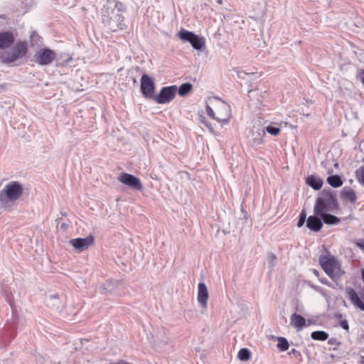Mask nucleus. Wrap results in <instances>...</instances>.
I'll return each mask as SVG.
<instances>
[{
	"mask_svg": "<svg viewBox=\"0 0 364 364\" xmlns=\"http://www.w3.org/2000/svg\"><path fill=\"white\" fill-rule=\"evenodd\" d=\"M199 120H200V122H202L204 124H205V126L208 127V129H210V132H213V128L208 123H207L205 122V117L203 116L200 115V118H199Z\"/></svg>",
	"mask_w": 364,
	"mask_h": 364,
	"instance_id": "33",
	"label": "nucleus"
},
{
	"mask_svg": "<svg viewBox=\"0 0 364 364\" xmlns=\"http://www.w3.org/2000/svg\"><path fill=\"white\" fill-rule=\"evenodd\" d=\"M306 218V215L304 210H302L299 215V221L297 223V226L301 228L305 223Z\"/></svg>",
	"mask_w": 364,
	"mask_h": 364,
	"instance_id": "30",
	"label": "nucleus"
},
{
	"mask_svg": "<svg viewBox=\"0 0 364 364\" xmlns=\"http://www.w3.org/2000/svg\"><path fill=\"white\" fill-rule=\"evenodd\" d=\"M311 337L316 341H326L328 338V334L323 331H316L311 333Z\"/></svg>",
	"mask_w": 364,
	"mask_h": 364,
	"instance_id": "23",
	"label": "nucleus"
},
{
	"mask_svg": "<svg viewBox=\"0 0 364 364\" xmlns=\"http://www.w3.org/2000/svg\"><path fill=\"white\" fill-rule=\"evenodd\" d=\"M27 52V45L24 42L17 43L10 50L5 52L3 55V60L6 63H11L23 58Z\"/></svg>",
	"mask_w": 364,
	"mask_h": 364,
	"instance_id": "8",
	"label": "nucleus"
},
{
	"mask_svg": "<svg viewBox=\"0 0 364 364\" xmlns=\"http://www.w3.org/2000/svg\"><path fill=\"white\" fill-rule=\"evenodd\" d=\"M23 193V186L18 181H11L0 191V203L4 204L7 201H16L21 197Z\"/></svg>",
	"mask_w": 364,
	"mask_h": 364,
	"instance_id": "5",
	"label": "nucleus"
},
{
	"mask_svg": "<svg viewBox=\"0 0 364 364\" xmlns=\"http://www.w3.org/2000/svg\"><path fill=\"white\" fill-rule=\"evenodd\" d=\"M192 90V85L191 83L182 84L178 89V94L181 96H185Z\"/></svg>",
	"mask_w": 364,
	"mask_h": 364,
	"instance_id": "26",
	"label": "nucleus"
},
{
	"mask_svg": "<svg viewBox=\"0 0 364 364\" xmlns=\"http://www.w3.org/2000/svg\"><path fill=\"white\" fill-rule=\"evenodd\" d=\"M276 259H277L276 256L273 254H271L269 256V259H270L272 262H273Z\"/></svg>",
	"mask_w": 364,
	"mask_h": 364,
	"instance_id": "37",
	"label": "nucleus"
},
{
	"mask_svg": "<svg viewBox=\"0 0 364 364\" xmlns=\"http://www.w3.org/2000/svg\"><path fill=\"white\" fill-rule=\"evenodd\" d=\"M14 41V35L11 32L0 33V49L9 48Z\"/></svg>",
	"mask_w": 364,
	"mask_h": 364,
	"instance_id": "17",
	"label": "nucleus"
},
{
	"mask_svg": "<svg viewBox=\"0 0 364 364\" xmlns=\"http://www.w3.org/2000/svg\"><path fill=\"white\" fill-rule=\"evenodd\" d=\"M31 41H33L35 38H38V35L36 32H33L30 36Z\"/></svg>",
	"mask_w": 364,
	"mask_h": 364,
	"instance_id": "36",
	"label": "nucleus"
},
{
	"mask_svg": "<svg viewBox=\"0 0 364 364\" xmlns=\"http://www.w3.org/2000/svg\"><path fill=\"white\" fill-rule=\"evenodd\" d=\"M306 183L314 190H319L322 187L323 181L319 178L310 176L306 178Z\"/></svg>",
	"mask_w": 364,
	"mask_h": 364,
	"instance_id": "21",
	"label": "nucleus"
},
{
	"mask_svg": "<svg viewBox=\"0 0 364 364\" xmlns=\"http://www.w3.org/2000/svg\"><path fill=\"white\" fill-rule=\"evenodd\" d=\"M59 299L56 296H51L50 297V302L48 305L51 306L53 308L56 307V309H59Z\"/></svg>",
	"mask_w": 364,
	"mask_h": 364,
	"instance_id": "29",
	"label": "nucleus"
},
{
	"mask_svg": "<svg viewBox=\"0 0 364 364\" xmlns=\"http://www.w3.org/2000/svg\"><path fill=\"white\" fill-rule=\"evenodd\" d=\"M339 325L341 327H342L343 329L346 330V331H348L349 329V326H348V321L347 320H341L340 322H339Z\"/></svg>",
	"mask_w": 364,
	"mask_h": 364,
	"instance_id": "32",
	"label": "nucleus"
},
{
	"mask_svg": "<svg viewBox=\"0 0 364 364\" xmlns=\"http://www.w3.org/2000/svg\"><path fill=\"white\" fill-rule=\"evenodd\" d=\"M253 74H254V73H246L245 71H239L237 73V76L239 78L245 79V75H253Z\"/></svg>",
	"mask_w": 364,
	"mask_h": 364,
	"instance_id": "34",
	"label": "nucleus"
},
{
	"mask_svg": "<svg viewBox=\"0 0 364 364\" xmlns=\"http://www.w3.org/2000/svg\"><path fill=\"white\" fill-rule=\"evenodd\" d=\"M345 291L350 304L355 309L364 311V287H347Z\"/></svg>",
	"mask_w": 364,
	"mask_h": 364,
	"instance_id": "6",
	"label": "nucleus"
},
{
	"mask_svg": "<svg viewBox=\"0 0 364 364\" xmlns=\"http://www.w3.org/2000/svg\"><path fill=\"white\" fill-rule=\"evenodd\" d=\"M327 181L333 188L340 187L343 184V181L341 177L338 175L328 176Z\"/></svg>",
	"mask_w": 364,
	"mask_h": 364,
	"instance_id": "22",
	"label": "nucleus"
},
{
	"mask_svg": "<svg viewBox=\"0 0 364 364\" xmlns=\"http://www.w3.org/2000/svg\"><path fill=\"white\" fill-rule=\"evenodd\" d=\"M118 180L122 183L127 185L134 190L141 191L143 188L141 181L134 175L127 173H122L119 174Z\"/></svg>",
	"mask_w": 364,
	"mask_h": 364,
	"instance_id": "11",
	"label": "nucleus"
},
{
	"mask_svg": "<svg viewBox=\"0 0 364 364\" xmlns=\"http://www.w3.org/2000/svg\"><path fill=\"white\" fill-rule=\"evenodd\" d=\"M176 91V85L164 87L157 95L154 97V99L159 104L168 103L175 97Z\"/></svg>",
	"mask_w": 364,
	"mask_h": 364,
	"instance_id": "10",
	"label": "nucleus"
},
{
	"mask_svg": "<svg viewBox=\"0 0 364 364\" xmlns=\"http://www.w3.org/2000/svg\"><path fill=\"white\" fill-rule=\"evenodd\" d=\"M265 132H267L269 134H270L272 136H277L281 129L279 127H272V126H268L264 128Z\"/></svg>",
	"mask_w": 364,
	"mask_h": 364,
	"instance_id": "28",
	"label": "nucleus"
},
{
	"mask_svg": "<svg viewBox=\"0 0 364 364\" xmlns=\"http://www.w3.org/2000/svg\"><path fill=\"white\" fill-rule=\"evenodd\" d=\"M208 291L205 283L200 282L198 285L197 299L200 305L206 309L208 306Z\"/></svg>",
	"mask_w": 364,
	"mask_h": 364,
	"instance_id": "14",
	"label": "nucleus"
},
{
	"mask_svg": "<svg viewBox=\"0 0 364 364\" xmlns=\"http://www.w3.org/2000/svg\"><path fill=\"white\" fill-rule=\"evenodd\" d=\"M318 215H311L309 216L306 220V226L311 230L317 232L321 230L322 228V222L321 218Z\"/></svg>",
	"mask_w": 364,
	"mask_h": 364,
	"instance_id": "16",
	"label": "nucleus"
},
{
	"mask_svg": "<svg viewBox=\"0 0 364 364\" xmlns=\"http://www.w3.org/2000/svg\"><path fill=\"white\" fill-rule=\"evenodd\" d=\"M357 245L361 249L364 250V240H362L360 242L357 243Z\"/></svg>",
	"mask_w": 364,
	"mask_h": 364,
	"instance_id": "38",
	"label": "nucleus"
},
{
	"mask_svg": "<svg viewBox=\"0 0 364 364\" xmlns=\"http://www.w3.org/2000/svg\"><path fill=\"white\" fill-rule=\"evenodd\" d=\"M321 282L323 284H325L328 285V286H330V283L326 279L321 280Z\"/></svg>",
	"mask_w": 364,
	"mask_h": 364,
	"instance_id": "39",
	"label": "nucleus"
},
{
	"mask_svg": "<svg viewBox=\"0 0 364 364\" xmlns=\"http://www.w3.org/2000/svg\"><path fill=\"white\" fill-rule=\"evenodd\" d=\"M250 358V351L247 348H242L239 350L237 358L242 361H247Z\"/></svg>",
	"mask_w": 364,
	"mask_h": 364,
	"instance_id": "25",
	"label": "nucleus"
},
{
	"mask_svg": "<svg viewBox=\"0 0 364 364\" xmlns=\"http://www.w3.org/2000/svg\"><path fill=\"white\" fill-rule=\"evenodd\" d=\"M317 215L323 220L325 224L327 225H336L340 222V219L330 214L329 213L318 214Z\"/></svg>",
	"mask_w": 364,
	"mask_h": 364,
	"instance_id": "20",
	"label": "nucleus"
},
{
	"mask_svg": "<svg viewBox=\"0 0 364 364\" xmlns=\"http://www.w3.org/2000/svg\"><path fill=\"white\" fill-rule=\"evenodd\" d=\"M208 114L215 120L228 123L231 117L230 105L218 97H210L206 105Z\"/></svg>",
	"mask_w": 364,
	"mask_h": 364,
	"instance_id": "2",
	"label": "nucleus"
},
{
	"mask_svg": "<svg viewBox=\"0 0 364 364\" xmlns=\"http://www.w3.org/2000/svg\"><path fill=\"white\" fill-rule=\"evenodd\" d=\"M339 206L336 196L329 191H323L316 199L314 211L315 215L324 213H336Z\"/></svg>",
	"mask_w": 364,
	"mask_h": 364,
	"instance_id": "3",
	"label": "nucleus"
},
{
	"mask_svg": "<svg viewBox=\"0 0 364 364\" xmlns=\"http://www.w3.org/2000/svg\"><path fill=\"white\" fill-rule=\"evenodd\" d=\"M289 355H294L295 357H297V356H299V355H300V353H299L297 350H296V349H294V348L291 349V350L289 352Z\"/></svg>",
	"mask_w": 364,
	"mask_h": 364,
	"instance_id": "35",
	"label": "nucleus"
},
{
	"mask_svg": "<svg viewBox=\"0 0 364 364\" xmlns=\"http://www.w3.org/2000/svg\"><path fill=\"white\" fill-rule=\"evenodd\" d=\"M341 197L343 200L350 201L351 203H354L357 200L355 192L351 188H343L341 191Z\"/></svg>",
	"mask_w": 364,
	"mask_h": 364,
	"instance_id": "19",
	"label": "nucleus"
},
{
	"mask_svg": "<svg viewBox=\"0 0 364 364\" xmlns=\"http://www.w3.org/2000/svg\"><path fill=\"white\" fill-rule=\"evenodd\" d=\"M154 83L152 79L147 75L144 74L141 78V91L146 98H154Z\"/></svg>",
	"mask_w": 364,
	"mask_h": 364,
	"instance_id": "12",
	"label": "nucleus"
},
{
	"mask_svg": "<svg viewBox=\"0 0 364 364\" xmlns=\"http://www.w3.org/2000/svg\"><path fill=\"white\" fill-rule=\"evenodd\" d=\"M264 127L258 126L254 127L252 130V143L253 145H259L263 143V138L265 136Z\"/></svg>",
	"mask_w": 364,
	"mask_h": 364,
	"instance_id": "15",
	"label": "nucleus"
},
{
	"mask_svg": "<svg viewBox=\"0 0 364 364\" xmlns=\"http://www.w3.org/2000/svg\"><path fill=\"white\" fill-rule=\"evenodd\" d=\"M72 246L78 252H82L89 248L94 243V237L89 235L85 238H75L70 240Z\"/></svg>",
	"mask_w": 364,
	"mask_h": 364,
	"instance_id": "13",
	"label": "nucleus"
},
{
	"mask_svg": "<svg viewBox=\"0 0 364 364\" xmlns=\"http://www.w3.org/2000/svg\"><path fill=\"white\" fill-rule=\"evenodd\" d=\"M217 2H218L219 4H223V0H217Z\"/></svg>",
	"mask_w": 364,
	"mask_h": 364,
	"instance_id": "40",
	"label": "nucleus"
},
{
	"mask_svg": "<svg viewBox=\"0 0 364 364\" xmlns=\"http://www.w3.org/2000/svg\"><path fill=\"white\" fill-rule=\"evenodd\" d=\"M362 278H363V279L364 281V269L362 272Z\"/></svg>",
	"mask_w": 364,
	"mask_h": 364,
	"instance_id": "41",
	"label": "nucleus"
},
{
	"mask_svg": "<svg viewBox=\"0 0 364 364\" xmlns=\"http://www.w3.org/2000/svg\"><path fill=\"white\" fill-rule=\"evenodd\" d=\"M291 325L298 331L301 330L306 324L305 318L297 314H293L290 318Z\"/></svg>",
	"mask_w": 364,
	"mask_h": 364,
	"instance_id": "18",
	"label": "nucleus"
},
{
	"mask_svg": "<svg viewBox=\"0 0 364 364\" xmlns=\"http://www.w3.org/2000/svg\"><path fill=\"white\" fill-rule=\"evenodd\" d=\"M363 362H364L363 359V360H361V362H360V363H361L362 364L363 363Z\"/></svg>",
	"mask_w": 364,
	"mask_h": 364,
	"instance_id": "42",
	"label": "nucleus"
},
{
	"mask_svg": "<svg viewBox=\"0 0 364 364\" xmlns=\"http://www.w3.org/2000/svg\"><path fill=\"white\" fill-rule=\"evenodd\" d=\"M355 177L358 181L364 186V166L358 168L355 171Z\"/></svg>",
	"mask_w": 364,
	"mask_h": 364,
	"instance_id": "27",
	"label": "nucleus"
},
{
	"mask_svg": "<svg viewBox=\"0 0 364 364\" xmlns=\"http://www.w3.org/2000/svg\"><path fill=\"white\" fill-rule=\"evenodd\" d=\"M102 22L111 31L116 32L125 27L124 17L116 0H107L102 15Z\"/></svg>",
	"mask_w": 364,
	"mask_h": 364,
	"instance_id": "1",
	"label": "nucleus"
},
{
	"mask_svg": "<svg viewBox=\"0 0 364 364\" xmlns=\"http://www.w3.org/2000/svg\"><path fill=\"white\" fill-rule=\"evenodd\" d=\"M318 261L325 273L332 279L336 280L344 274L340 263L333 255H321Z\"/></svg>",
	"mask_w": 364,
	"mask_h": 364,
	"instance_id": "4",
	"label": "nucleus"
},
{
	"mask_svg": "<svg viewBox=\"0 0 364 364\" xmlns=\"http://www.w3.org/2000/svg\"><path fill=\"white\" fill-rule=\"evenodd\" d=\"M56 58L54 50L49 48H41L37 50L33 56V61L40 65H48L53 63Z\"/></svg>",
	"mask_w": 364,
	"mask_h": 364,
	"instance_id": "9",
	"label": "nucleus"
},
{
	"mask_svg": "<svg viewBox=\"0 0 364 364\" xmlns=\"http://www.w3.org/2000/svg\"><path fill=\"white\" fill-rule=\"evenodd\" d=\"M328 344L331 346H339L341 345V342L338 341L336 338H331L328 341Z\"/></svg>",
	"mask_w": 364,
	"mask_h": 364,
	"instance_id": "31",
	"label": "nucleus"
},
{
	"mask_svg": "<svg viewBox=\"0 0 364 364\" xmlns=\"http://www.w3.org/2000/svg\"><path fill=\"white\" fill-rule=\"evenodd\" d=\"M177 35L182 41L189 42L196 50H203L205 48V39L203 37L196 35L191 31L181 29Z\"/></svg>",
	"mask_w": 364,
	"mask_h": 364,
	"instance_id": "7",
	"label": "nucleus"
},
{
	"mask_svg": "<svg viewBox=\"0 0 364 364\" xmlns=\"http://www.w3.org/2000/svg\"><path fill=\"white\" fill-rule=\"evenodd\" d=\"M277 340L278 341L277 347L281 351L288 350L289 345L287 338L284 337H277Z\"/></svg>",
	"mask_w": 364,
	"mask_h": 364,
	"instance_id": "24",
	"label": "nucleus"
}]
</instances>
